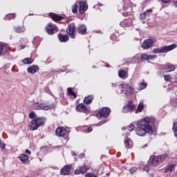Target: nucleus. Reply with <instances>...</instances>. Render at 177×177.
Segmentation results:
<instances>
[{
	"instance_id": "22",
	"label": "nucleus",
	"mask_w": 177,
	"mask_h": 177,
	"mask_svg": "<svg viewBox=\"0 0 177 177\" xmlns=\"http://www.w3.org/2000/svg\"><path fill=\"white\" fill-rule=\"evenodd\" d=\"M118 76L120 78H122V80H127V78H128V73L125 70L122 69L118 71Z\"/></svg>"
},
{
	"instance_id": "36",
	"label": "nucleus",
	"mask_w": 177,
	"mask_h": 177,
	"mask_svg": "<svg viewBox=\"0 0 177 177\" xmlns=\"http://www.w3.org/2000/svg\"><path fill=\"white\" fill-rule=\"evenodd\" d=\"M172 129L174 131L175 138H177V122L173 123Z\"/></svg>"
},
{
	"instance_id": "33",
	"label": "nucleus",
	"mask_w": 177,
	"mask_h": 177,
	"mask_svg": "<svg viewBox=\"0 0 177 177\" xmlns=\"http://www.w3.org/2000/svg\"><path fill=\"white\" fill-rule=\"evenodd\" d=\"M175 165H176L174 164L168 165L165 169V172H172V171H174V168H175Z\"/></svg>"
},
{
	"instance_id": "38",
	"label": "nucleus",
	"mask_w": 177,
	"mask_h": 177,
	"mask_svg": "<svg viewBox=\"0 0 177 177\" xmlns=\"http://www.w3.org/2000/svg\"><path fill=\"white\" fill-rule=\"evenodd\" d=\"M140 89H146L147 88V83L142 82L139 83Z\"/></svg>"
},
{
	"instance_id": "10",
	"label": "nucleus",
	"mask_w": 177,
	"mask_h": 177,
	"mask_svg": "<svg viewBox=\"0 0 177 177\" xmlns=\"http://www.w3.org/2000/svg\"><path fill=\"white\" fill-rule=\"evenodd\" d=\"M176 69V66L171 64H166L160 68L163 73H172V71H175Z\"/></svg>"
},
{
	"instance_id": "52",
	"label": "nucleus",
	"mask_w": 177,
	"mask_h": 177,
	"mask_svg": "<svg viewBox=\"0 0 177 177\" xmlns=\"http://www.w3.org/2000/svg\"><path fill=\"white\" fill-rule=\"evenodd\" d=\"M24 48H26V45L21 46V49H24Z\"/></svg>"
},
{
	"instance_id": "47",
	"label": "nucleus",
	"mask_w": 177,
	"mask_h": 177,
	"mask_svg": "<svg viewBox=\"0 0 177 177\" xmlns=\"http://www.w3.org/2000/svg\"><path fill=\"white\" fill-rule=\"evenodd\" d=\"M122 92H124V94L127 95V96L130 95V92H128V90H122Z\"/></svg>"
},
{
	"instance_id": "45",
	"label": "nucleus",
	"mask_w": 177,
	"mask_h": 177,
	"mask_svg": "<svg viewBox=\"0 0 177 177\" xmlns=\"http://www.w3.org/2000/svg\"><path fill=\"white\" fill-rule=\"evenodd\" d=\"M29 118H30V120L35 118V113L30 112V113L29 114Z\"/></svg>"
},
{
	"instance_id": "2",
	"label": "nucleus",
	"mask_w": 177,
	"mask_h": 177,
	"mask_svg": "<svg viewBox=\"0 0 177 177\" xmlns=\"http://www.w3.org/2000/svg\"><path fill=\"white\" fill-rule=\"evenodd\" d=\"M168 157H169L168 153H162V155L158 156H151L147 164L143 168L144 171L149 172L151 168L158 167L159 164L164 162Z\"/></svg>"
},
{
	"instance_id": "24",
	"label": "nucleus",
	"mask_w": 177,
	"mask_h": 177,
	"mask_svg": "<svg viewBox=\"0 0 177 177\" xmlns=\"http://www.w3.org/2000/svg\"><path fill=\"white\" fill-rule=\"evenodd\" d=\"M131 24H132L131 19H126L120 22V26L122 27H128V26H131Z\"/></svg>"
},
{
	"instance_id": "32",
	"label": "nucleus",
	"mask_w": 177,
	"mask_h": 177,
	"mask_svg": "<svg viewBox=\"0 0 177 177\" xmlns=\"http://www.w3.org/2000/svg\"><path fill=\"white\" fill-rule=\"evenodd\" d=\"M146 16H150V10H147L141 13L140 15V19L141 20H145V19H146Z\"/></svg>"
},
{
	"instance_id": "48",
	"label": "nucleus",
	"mask_w": 177,
	"mask_h": 177,
	"mask_svg": "<svg viewBox=\"0 0 177 177\" xmlns=\"http://www.w3.org/2000/svg\"><path fill=\"white\" fill-rule=\"evenodd\" d=\"M163 3H169L172 0H161Z\"/></svg>"
},
{
	"instance_id": "28",
	"label": "nucleus",
	"mask_w": 177,
	"mask_h": 177,
	"mask_svg": "<svg viewBox=\"0 0 177 177\" xmlns=\"http://www.w3.org/2000/svg\"><path fill=\"white\" fill-rule=\"evenodd\" d=\"M26 28L24 26H17L15 28V32L17 34H21V32H25Z\"/></svg>"
},
{
	"instance_id": "13",
	"label": "nucleus",
	"mask_w": 177,
	"mask_h": 177,
	"mask_svg": "<svg viewBox=\"0 0 177 177\" xmlns=\"http://www.w3.org/2000/svg\"><path fill=\"white\" fill-rule=\"evenodd\" d=\"M153 46L154 41H153L151 39H147L144 40L141 46L142 49H150V48H153Z\"/></svg>"
},
{
	"instance_id": "34",
	"label": "nucleus",
	"mask_w": 177,
	"mask_h": 177,
	"mask_svg": "<svg viewBox=\"0 0 177 177\" xmlns=\"http://www.w3.org/2000/svg\"><path fill=\"white\" fill-rule=\"evenodd\" d=\"M15 17H16V14H8L4 19L5 20H12V19H15Z\"/></svg>"
},
{
	"instance_id": "25",
	"label": "nucleus",
	"mask_w": 177,
	"mask_h": 177,
	"mask_svg": "<svg viewBox=\"0 0 177 177\" xmlns=\"http://www.w3.org/2000/svg\"><path fill=\"white\" fill-rule=\"evenodd\" d=\"M28 156L25 153H22L19 156V159L23 164H27L28 162Z\"/></svg>"
},
{
	"instance_id": "20",
	"label": "nucleus",
	"mask_w": 177,
	"mask_h": 177,
	"mask_svg": "<svg viewBox=\"0 0 177 177\" xmlns=\"http://www.w3.org/2000/svg\"><path fill=\"white\" fill-rule=\"evenodd\" d=\"M39 71V67L37 65H32L28 68V73L29 74H35L36 73H38Z\"/></svg>"
},
{
	"instance_id": "50",
	"label": "nucleus",
	"mask_w": 177,
	"mask_h": 177,
	"mask_svg": "<svg viewBox=\"0 0 177 177\" xmlns=\"http://www.w3.org/2000/svg\"><path fill=\"white\" fill-rule=\"evenodd\" d=\"M123 16H124V17H127V16H128V12H123Z\"/></svg>"
},
{
	"instance_id": "23",
	"label": "nucleus",
	"mask_w": 177,
	"mask_h": 177,
	"mask_svg": "<svg viewBox=\"0 0 177 177\" xmlns=\"http://www.w3.org/2000/svg\"><path fill=\"white\" fill-rule=\"evenodd\" d=\"M93 99H95L93 95H89L86 96L84 99V104H91V103H92V102H93Z\"/></svg>"
},
{
	"instance_id": "7",
	"label": "nucleus",
	"mask_w": 177,
	"mask_h": 177,
	"mask_svg": "<svg viewBox=\"0 0 177 177\" xmlns=\"http://www.w3.org/2000/svg\"><path fill=\"white\" fill-rule=\"evenodd\" d=\"M110 113H111V109L109 107H102L100 111L97 113V117L99 118H109L110 117Z\"/></svg>"
},
{
	"instance_id": "21",
	"label": "nucleus",
	"mask_w": 177,
	"mask_h": 177,
	"mask_svg": "<svg viewBox=\"0 0 177 177\" xmlns=\"http://www.w3.org/2000/svg\"><path fill=\"white\" fill-rule=\"evenodd\" d=\"M53 109H55V104H53L48 105L45 103H43L41 105V110H44V111H48L52 110Z\"/></svg>"
},
{
	"instance_id": "6",
	"label": "nucleus",
	"mask_w": 177,
	"mask_h": 177,
	"mask_svg": "<svg viewBox=\"0 0 177 177\" xmlns=\"http://www.w3.org/2000/svg\"><path fill=\"white\" fill-rule=\"evenodd\" d=\"M59 28L57 26L53 24L52 22H49L45 28V30L49 35H53V34H56Z\"/></svg>"
},
{
	"instance_id": "14",
	"label": "nucleus",
	"mask_w": 177,
	"mask_h": 177,
	"mask_svg": "<svg viewBox=\"0 0 177 177\" xmlns=\"http://www.w3.org/2000/svg\"><path fill=\"white\" fill-rule=\"evenodd\" d=\"M77 32L80 35H86L88 34V28L86 25L80 24L77 27Z\"/></svg>"
},
{
	"instance_id": "35",
	"label": "nucleus",
	"mask_w": 177,
	"mask_h": 177,
	"mask_svg": "<svg viewBox=\"0 0 177 177\" xmlns=\"http://www.w3.org/2000/svg\"><path fill=\"white\" fill-rule=\"evenodd\" d=\"M78 9H80V6H78V4L77 3L72 6V12L74 14L78 13Z\"/></svg>"
},
{
	"instance_id": "53",
	"label": "nucleus",
	"mask_w": 177,
	"mask_h": 177,
	"mask_svg": "<svg viewBox=\"0 0 177 177\" xmlns=\"http://www.w3.org/2000/svg\"><path fill=\"white\" fill-rule=\"evenodd\" d=\"M174 5H175L176 8H177V1L174 2Z\"/></svg>"
},
{
	"instance_id": "29",
	"label": "nucleus",
	"mask_w": 177,
	"mask_h": 177,
	"mask_svg": "<svg viewBox=\"0 0 177 177\" xmlns=\"http://www.w3.org/2000/svg\"><path fill=\"white\" fill-rule=\"evenodd\" d=\"M68 95L71 99H77V93L74 92L73 89H68Z\"/></svg>"
},
{
	"instance_id": "41",
	"label": "nucleus",
	"mask_w": 177,
	"mask_h": 177,
	"mask_svg": "<svg viewBox=\"0 0 177 177\" xmlns=\"http://www.w3.org/2000/svg\"><path fill=\"white\" fill-rule=\"evenodd\" d=\"M165 78V81H166V82H169V81H171V75H165L164 76Z\"/></svg>"
},
{
	"instance_id": "27",
	"label": "nucleus",
	"mask_w": 177,
	"mask_h": 177,
	"mask_svg": "<svg viewBox=\"0 0 177 177\" xmlns=\"http://www.w3.org/2000/svg\"><path fill=\"white\" fill-rule=\"evenodd\" d=\"M124 146L127 147V149H131L132 146H133V142H132V140L130 138H126L124 140Z\"/></svg>"
},
{
	"instance_id": "9",
	"label": "nucleus",
	"mask_w": 177,
	"mask_h": 177,
	"mask_svg": "<svg viewBox=\"0 0 177 177\" xmlns=\"http://www.w3.org/2000/svg\"><path fill=\"white\" fill-rule=\"evenodd\" d=\"M135 109H136V106L133 104V101L129 100L127 104L124 106L122 112L131 113L132 111H135Z\"/></svg>"
},
{
	"instance_id": "40",
	"label": "nucleus",
	"mask_w": 177,
	"mask_h": 177,
	"mask_svg": "<svg viewBox=\"0 0 177 177\" xmlns=\"http://www.w3.org/2000/svg\"><path fill=\"white\" fill-rule=\"evenodd\" d=\"M0 149H1V150H5V149H6V144L2 142V140L1 139H0Z\"/></svg>"
},
{
	"instance_id": "15",
	"label": "nucleus",
	"mask_w": 177,
	"mask_h": 177,
	"mask_svg": "<svg viewBox=\"0 0 177 177\" xmlns=\"http://www.w3.org/2000/svg\"><path fill=\"white\" fill-rule=\"evenodd\" d=\"M48 17H50V19H52L53 21H61V20H63L64 19V17L55 12H49Z\"/></svg>"
},
{
	"instance_id": "26",
	"label": "nucleus",
	"mask_w": 177,
	"mask_h": 177,
	"mask_svg": "<svg viewBox=\"0 0 177 177\" xmlns=\"http://www.w3.org/2000/svg\"><path fill=\"white\" fill-rule=\"evenodd\" d=\"M42 104L43 103H39V102H34L32 104V109L34 110H42Z\"/></svg>"
},
{
	"instance_id": "18",
	"label": "nucleus",
	"mask_w": 177,
	"mask_h": 177,
	"mask_svg": "<svg viewBox=\"0 0 177 177\" xmlns=\"http://www.w3.org/2000/svg\"><path fill=\"white\" fill-rule=\"evenodd\" d=\"M141 60L145 62L146 60H153V59H157V55H147V54H142L140 55Z\"/></svg>"
},
{
	"instance_id": "39",
	"label": "nucleus",
	"mask_w": 177,
	"mask_h": 177,
	"mask_svg": "<svg viewBox=\"0 0 177 177\" xmlns=\"http://www.w3.org/2000/svg\"><path fill=\"white\" fill-rule=\"evenodd\" d=\"M127 130H128L129 132H132V131H135V124H131L130 125H129V126L127 127Z\"/></svg>"
},
{
	"instance_id": "44",
	"label": "nucleus",
	"mask_w": 177,
	"mask_h": 177,
	"mask_svg": "<svg viewBox=\"0 0 177 177\" xmlns=\"http://www.w3.org/2000/svg\"><path fill=\"white\" fill-rule=\"evenodd\" d=\"M110 39L112 41H116L117 40V35H115V34L113 33L111 35Z\"/></svg>"
},
{
	"instance_id": "51",
	"label": "nucleus",
	"mask_w": 177,
	"mask_h": 177,
	"mask_svg": "<svg viewBox=\"0 0 177 177\" xmlns=\"http://www.w3.org/2000/svg\"><path fill=\"white\" fill-rule=\"evenodd\" d=\"M127 9H128V7L124 6H123V10H127Z\"/></svg>"
},
{
	"instance_id": "11",
	"label": "nucleus",
	"mask_w": 177,
	"mask_h": 177,
	"mask_svg": "<svg viewBox=\"0 0 177 177\" xmlns=\"http://www.w3.org/2000/svg\"><path fill=\"white\" fill-rule=\"evenodd\" d=\"M89 169H91V167H89V166L85 165L84 163V165L79 167L77 169H76V170L75 171V174L80 175V174H86V172L89 171Z\"/></svg>"
},
{
	"instance_id": "54",
	"label": "nucleus",
	"mask_w": 177,
	"mask_h": 177,
	"mask_svg": "<svg viewBox=\"0 0 177 177\" xmlns=\"http://www.w3.org/2000/svg\"><path fill=\"white\" fill-rule=\"evenodd\" d=\"M67 89H73V88H68Z\"/></svg>"
},
{
	"instance_id": "17",
	"label": "nucleus",
	"mask_w": 177,
	"mask_h": 177,
	"mask_svg": "<svg viewBox=\"0 0 177 177\" xmlns=\"http://www.w3.org/2000/svg\"><path fill=\"white\" fill-rule=\"evenodd\" d=\"M76 111L80 113H88V106L83 103H80L76 106Z\"/></svg>"
},
{
	"instance_id": "55",
	"label": "nucleus",
	"mask_w": 177,
	"mask_h": 177,
	"mask_svg": "<svg viewBox=\"0 0 177 177\" xmlns=\"http://www.w3.org/2000/svg\"><path fill=\"white\" fill-rule=\"evenodd\" d=\"M82 156H83V157H84V156H85L84 154H82Z\"/></svg>"
},
{
	"instance_id": "5",
	"label": "nucleus",
	"mask_w": 177,
	"mask_h": 177,
	"mask_svg": "<svg viewBox=\"0 0 177 177\" xmlns=\"http://www.w3.org/2000/svg\"><path fill=\"white\" fill-rule=\"evenodd\" d=\"M55 135L59 138H64V139H67L68 138V131H67V129H66V127L61 126L56 129Z\"/></svg>"
},
{
	"instance_id": "30",
	"label": "nucleus",
	"mask_w": 177,
	"mask_h": 177,
	"mask_svg": "<svg viewBox=\"0 0 177 177\" xmlns=\"http://www.w3.org/2000/svg\"><path fill=\"white\" fill-rule=\"evenodd\" d=\"M143 110H145V104H143V102H140L136 111H138V113H142Z\"/></svg>"
},
{
	"instance_id": "49",
	"label": "nucleus",
	"mask_w": 177,
	"mask_h": 177,
	"mask_svg": "<svg viewBox=\"0 0 177 177\" xmlns=\"http://www.w3.org/2000/svg\"><path fill=\"white\" fill-rule=\"evenodd\" d=\"M26 154H31V151L28 149L26 150Z\"/></svg>"
},
{
	"instance_id": "3",
	"label": "nucleus",
	"mask_w": 177,
	"mask_h": 177,
	"mask_svg": "<svg viewBox=\"0 0 177 177\" xmlns=\"http://www.w3.org/2000/svg\"><path fill=\"white\" fill-rule=\"evenodd\" d=\"M46 122V118L39 117L35 118L31 120L30 124L28 125L30 131H37L38 128L44 127Z\"/></svg>"
},
{
	"instance_id": "37",
	"label": "nucleus",
	"mask_w": 177,
	"mask_h": 177,
	"mask_svg": "<svg viewBox=\"0 0 177 177\" xmlns=\"http://www.w3.org/2000/svg\"><path fill=\"white\" fill-rule=\"evenodd\" d=\"M121 86L122 89H132V86L128 83L122 84H121Z\"/></svg>"
},
{
	"instance_id": "42",
	"label": "nucleus",
	"mask_w": 177,
	"mask_h": 177,
	"mask_svg": "<svg viewBox=\"0 0 177 177\" xmlns=\"http://www.w3.org/2000/svg\"><path fill=\"white\" fill-rule=\"evenodd\" d=\"M85 177H97V175H95L93 173H86Z\"/></svg>"
},
{
	"instance_id": "31",
	"label": "nucleus",
	"mask_w": 177,
	"mask_h": 177,
	"mask_svg": "<svg viewBox=\"0 0 177 177\" xmlns=\"http://www.w3.org/2000/svg\"><path fill=\"white\" fill-rule=\"evenodd\" d=\"M22 62L24 63V64H32V63H34V59H32V58L30 57V58H25L22 60Z\"/></svg>"
},
{
	"instance_id": "12",
	"label": "nucleus",
	"mask_w": 177,
	"mask_h": 177,
	"mask_svg": "<svg viewBox=\"0 0 177 177\" xmlns=\"http://www.w3.org/2000/svg\"><path fill=\"white\" fill-rule=\"evenodd\" d=\"M72 169H73L72 165H66L64 166L62 169H61L60 175H62L64 176H66V175H71Z\"/></svg>"
},
{
	"instance_id": "19",
	"label": "nucleus",
	"mask_w": 177,
	"mask_h": 177,
	"mask_svg": "<svg viewBox=\"0 0 177 177\" xmlns=\"http://www.w3.org/2000/svg\"><path fill=\"white\" fill-rule=\"evenodd\" d=\"M57 37L59 42H68V41L70 40V37L68 36L67 35H63L62 33H59Z\"/></svg>"
},
{
	"instance_id": "4",
	"label": "nucleus",
	"mask_w": 177,
	"mask_h": 177,
	"mask_svg": "<svg viewBox=\"0 0 177 177\" xmlns=\"http://www.w3.org/2000/svg\"><path fill=\"white\" fill-rule=\"evenodd\" d=\"M176 44H171L169 46H164L160 48H155L153 50V53H168V52H171V50H174V49L176 48Z\"/></svg>"
},
{
	"instance_id": "1",
	"label": "nucleus",
	"mask_w": 177,
	"mask_h": 177,
	"mask_svg": "<svg viewBox=\"0 0 177 177\" xmlns=\"http://www.w3.org/2000/svg\"><path fill=\"white\" fill-rule=\"evenodd\" d=\"M156 121L154 116H147L142 118L137 124L135 130L136 135L138 136H146L147 133L152 135L154 133Z\"/></svg>"
},
{
	"instance_id": "56",
	"label": "nucleus",
	"mask_w": 177,
	"mask_h": 177,
	"mask_svg": "<svg viewBox=\"0 0 177 177\" xmlns=\"http://www.w3.org/2000/svg\"><path fill=\"white\" fill-rule=\"evenodd\" d=\"M145 147H147V145H146Z\"/></svg>"
},
{
	"instance_id": "16",
	"label": "nucleus",
	"mask_w": 177,
	"mask_h": 177,
	"mask_svg": "<svg viewBox=\"0 0 177 177\" xmlns=\"http://www.w3.org/2000/svg\"><path fill=\"white\" fill-rule=\"evenodd\" d=\"M10 48L9 47V44L1 43L0 44V56H2V55H5L8 50H9Z\"/></svg>"
},
{
	"instance_id": "43",
	"label": "nucleus",
	"mask_w": 177,
	"mask_h": 177,
	"mask_svg": "<svg viewBox=\"0 0 177 177\" xmlns=\"http://www.w3.org/2000/svg\"><path fill=\"white\" fill-rule=\"evenodd\" d=\"M138 171V168L137 167H131L130 169H129V172L130 174H133L134 172H136Z\"/></svg>"
},
{
	"instance_id": "8",
	"label": "nucleus",
	"mask_w": 177,
	"mask_h": 177,
	"mask_svg": "<svg viewBox=\"0 0 177 177\" xmlns=\"http://www.w3.org/2000/svg\"><path fill=\"white\" fill-rule=\"evenodd\" d=\"M66 33L67 35L70 37V38H71L72 39H75V24H71L68 26L66 28Z\"/></svg>"
},
{
	"instance_id": "46",
	"label": "nucleus",
	"mask_w": 177,
	"mask_h": 177,
	"mask_svg": "<svg viewBox=\"0 0 177 177\" xmlns=\"http://www.w3.org/2000/svg\"><path fill=\"white\" fill-rule=\"evenodd\" d=\"M92 131H93V129L90 127L86 129V132H87V133H89V132H92Z\"/></svg>"
}]
</instances>
